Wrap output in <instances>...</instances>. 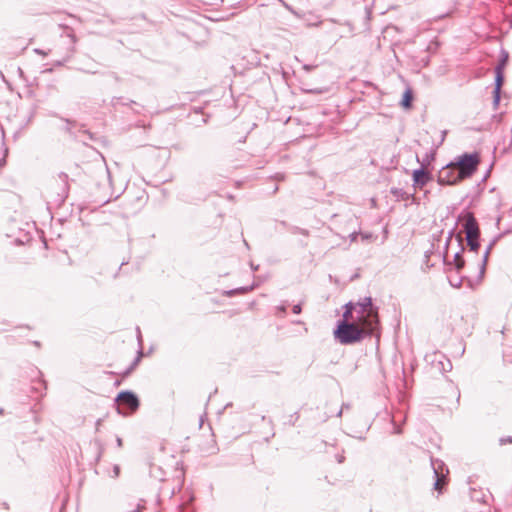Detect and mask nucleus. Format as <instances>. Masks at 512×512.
Segmentation results:
<instances>
[{"label": "nucleus", "mask_w": 512, "mask_h": 512, "mask_svg": "<svg viewBox=\"0 0 512 512\" xmlns=\"http://www.w3.org/2000/svg\"><path fill=\"white\" fill-rule=\"evenodd\" d=\"M377 323V312L370 298L362 303H348L342 320L334 331L335 338L341 344H351L360 341L364 335L370 334Z\"/></svg>", "instance_id": "f257e3e1"}, {"label": "nucleus", "mask_w": 512, "mask_h": 512, "mask_svg": "<svg viewBox=\"0 0 512 512\" xmlns=\"http://www.w3.org/2000/svg\"><path fill=\"white\" fill-rule=\"evenodd\" d=\"M479 162L480 159L478 154H465L459 157L457 162L453 163V167L457 168L456 177H446L444 175L446 172H443L439 178V181L449 185L456 184L463 179L470 177L477 170Z\"/></svg>", "instance_id": "f03ea898"}, {"label": "nucleus", "mask_w": 512, "mask_h": 512, "mask_svg": "<svg viewBox=\"0 0 512 512\" xmlns=\"http://www.w3.org/2000/svg\"><path fill=\"white\" fill-rule=\"evenodd\" d=\"M459 221L461 222L463 231L466 235L468 246L471 250L477 251L480 246V229L477 220L471 212H466L459 217Z\"/></svg>", "instance_id": "7ed1b4c3"}, {"label": "nucleus", "mask_w": 512, "mask_h": 512, "mask_svg": "<svg viewBox=\"0 0 512 512\" xmlns=\"http://www.w3.org/2000/svg\"><path fill=\"white\" fill-rule=\"evenodd\" d=\"M119 406L128 408L131 412H134L139 407V400L137 396L129 391L119 393L116 399Z\"/></svg>", "instance_id": "20e7f679"}, {"label": "nucleus", "mask_w": 512, "mask_h": 512, "mask_svg": "<svg viewBox=\"0 0 512 512\" xmlns=\"http://www.w3.org/2000/svg\"><path fill=\"white\" fill-rule=\"evenodd\" d=\"M413 178L417 184H421V185H424L428 180L427 173L424 170L414 171Z\"/></svg>", "instance_id": "39448f33"}, {"label": "nucleus", "mask_w": 512, "mask_h": 512, "mask_svg": "<svg viewBox=\"0 0 512 512\" xmlns=\"http://www.w3.org/2000/svg\"><path fill=\"white\" fill-rule=\"evenodd\" d=\"M435 474L437 476V480L435 482V489L438 491V492H441L443 487L446 485V480H445V477L444 475H439L436 471H435Z\"/></svg>", "instance_id": "423d86ee"}, {"label": "nucleus", "mask_w": 512, "mask_h": 512, "mask_svg": "<svg viewBox=\"0 0 512 512\" xmlns=\"http://www.w3.org/2000/svg\"><path fill=\"white\" fill-rule=\"evenodd\" d=\"M443 172H446L444 175L447 177H451V178H454L456 177L457 175V168L456 167H453V163L450 164L448 167H446L445 169H443L440 174H442ZM441 175H439L440 177Z\"/></svg>", "instance_id": "0eeeda50"}, {"label": "nucleus", "mask_w": 512, "mask_h": 512, "mask_svg": "<svg viewBox=\"0 0 512 512\" xmlns=\"http://www.w3.org/2000/svg\"><path fill=\"white\" fill-rule=\"evenodd\" d=\"M502 81H503L502 74H501L500 70H498L497 78H496V87L494 88V94H495L494 96H499Z\"/></svg>", "instance_id": "6e6552de"}, {"label": "nucleus", "mask_w": 512, "mask_h": 512, "mask_svg": "<svg viewBox=\"0 0 512 512\" xmlns=\"http://www.w3.org/2000/svg\"><path fill=\"white\" fill-rule=\"evenodd\" d=\"M454 264H455L457 270H461L465 265V261L461 255L456 254L454 257Z\"/></svg>", "instance_id": "1a4fd4ad"}, {"label": "nucleus", "mask_w": 512, "mask_h": 512, "mask_svg": "<svg viewBox=\"0 0 512 512\" xmlns=\"http://www.w3.org/2000/svg\"><path fill=\"white\" fill-rule=\"evenodd\" d=\"M413 98H403L400 102L401 106L405 109H409Z\"/></svg>", "instance_id": "9d476101"}, {"label": "nucleus", "mask_w": 512, "mask_h": 512, "mask_svg": "<svg viewBox=\"0 0 512 512\" xmlns=\"http://www.w3.org/2000/svg\"><path fill=\"white\" fill-rule=\"evenodd\" d=\"M137 361L133 360L132 364L130 365L129 369H127L125 372H123V377L127 376L136 366Z\"/></svg>", "instance_id": "9b49d317"}, {"label": "nucleus", "mask_w": 512, "mask_h": 512, "mask_svg": "<svg viewBox=\"0 0 512 512\" xmlns=\"http://www.w3.org/2000/svg\"><path fill=\"white\" fill-rule=\"evenodd\" d=\"M292 311L295 314H299L301 312V305L300 304L294 305L292 308Z\"/></svg>", "instance_id": "f8f14e48"}, {"label": "nucleus", "mask_w": 512, "mask_h": 512, "mask_svg": "<svg viewBox=\"0 0 512 512\" xmlns=\"http://www.w3.org/2000/svg\"><path fill=\"white\" fill-rule=\"evenodd\" d=\"M501 444H512V437L503 438L500 440Z\"/></svg>", "instance_id": "ddd939ff"}, {"label": "nucleus", "mask_w": 512, "mask_h": 512, "mask_svg": "<svg viewBox=\"0 0 512 512\" xmlns=\"http://www.w3.org/2000/svg\"><path fill=\"white\" fill-rule=\"evenodd\" d=\"M145 509L143 504H138L134 512H142Z\"/></svg>", "instance_id": "4468645a"}, {"label": "nucleus", "mask_w": 512, "mask_h": 512, "mask_svg": "<svg viewBox=\"0 0 512 512\" xmlns=\"http://www.w3.org/2000/svg\"><path fill=\"white\" fill-rule=\"evenodd\" d=\"M500 98H495V105H498Z\"/></svg>", "instance_id": "2eb2a0df"}, {"label": "nucleus", "mask_w": 512, "mask_h": 512, "mask_svg": "<svg viewBox=\"0 0 512 512\" xmlns=\"http://www.w3.org/2000/svg\"><path fill=\"white\" fill-rule=\"evenodd\" d=\"M404 96H405V97L410 96L409 92H406Z\"/></svg>", "instance_id": "dca6fc26"}]
</instances>
